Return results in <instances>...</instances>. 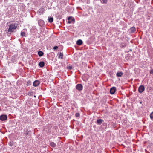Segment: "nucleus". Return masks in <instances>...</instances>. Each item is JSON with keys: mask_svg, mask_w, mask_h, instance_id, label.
Masks as SVG:
<instances>
[{"mask_svg": "<svg viewBox=\"0 0 153 153\" xmlns=\"http://www.w3.org/2000/svg\"><path fill=\"white\" fill-rule=\"evenodd\" d=\"M18 24L16 23L11 24L9 26L8 30V32H13L14 30L16 29Z\"/></svg>", "mask_w": 153, "mask_h": 153, "instance_id": "nucleus-1", "label": "nucleus"}, {"mask_svg": "<svg viewBox=\"0 0 153 153\" xmlns=\"http://www.w3.org/2000/svg\"><path fill=\"white\" fill-rule=\"evenodd\" d=\"M83 87L82 85L81 84H78L76 86V89L80 91L82 90Z\"/></svg>", "mask_w": 153, "mask_h": 153, "instance_id": "nucleus-2", "label": "nucleus"}, {"mask_svg": "<svg viewBox=\"0 0 153 153\" xmlns=\"http://www.w3.org/2000/svg\"><path fill=\"white\" fill-rule=\"evenodd\" d=\"M145 90L144 86L143 85H140L138 88V91L140 93L143 92Z\"/></svg>", "mask_w": 153, "mask_h": 153, "instance_id": "nucleus-3", "label": "nucleus"}, {"mask_svg": "<svg viewBox=\"0 0 153 153\" xmlns=\"http://www.w3.org/2000/svg\"><path fill=\"white\" fill-rule=\"evenodd\" d=\"M68 23L69 24L74 23V19L72 17L70 16L68 18Z\"/></svg>", "mask_w": 153, "mask_h": 153, "instance_id": "nucleus-4", "label": "nucleus"}, {"mask_svg": "<svg viewBox=\"0 0 153 153\" xmlns=\"http://www.w3.org/2000/svg\"><path fill=\"white\" fill-rule=\"evenodd\" d=\"M7 117L6 115H1L0 116V120L2 121L5 120L7 119Z\"/></svg>", "mask_w": 153, "mask_h": 153, "instance_id": "nucleus-5", "label": "nucleus"}, {"mask_svg": "<svg viewBox=\"0 0 153 153\" xmlns=\"http://www.w3.org/2000/svg\"><path fill=\"white\" fill-rule=\"evenodd\" d=\"M104 122V120L101 119H98L97 120V124L99 125H101Z\"/></svg>", "mask_w": 153, "mask_h": 153, "instance_id": "nucleus-6", "label": "nucleus"}, {"mask_svg": "<svg viewBox=\"0 0 153 153\" xmlns=\"http://www.w3.org/2000/svg\"><path fill=\"white\" fill-rule=\"evenodd\" d=\"M116 88L114 87H113L110 88V92L111 94H114L116 91Z\"/></svg>", "mask_w": 153, "mask_h": 153, "instance_id": "nucleus-7", "label": "nucleus"}, {"mask_svg": "<svg viewBox=\"0 0 153 153\" xmlns=\"http://www.w3.org/2000/svg\"><path fill=\"white\" fill-rule=\"evenodd\" d=\"M44 11L45 10L44 8L43 7H41L37 13H39V15L43 14Z\"/></svg>", "mask_w": 153, "mask_h": 153, "instance_id": "nucleus-8", "label": "nucleus"}, {"mask_svg": "<svg viewBox=\"0 0 153 153\" xmlns=\"http://www.w3.org/2000/svg\"><path fill=\"white\" fill-rule=\"evenodd\" d=\"M40 82L38 80H35L33 83V85L34 87H37L40 84Z\"/></svg>", "mask_w": 153, "mask_h": 153, "instance_id": "nucleus-9", "label": "nucleus"}, {"mask_svg": "<svg viewBox=\"0 0 153 153\" xmlns=\"http://www.w3.org/2000/svg\"><path fill=\"white\" fill-rule=\"evenodd\" d=\"M82 43V41L81 39H79L76 42V44L78 45H81Z\"/></svg>", "mask_w": 153, "mask_h": 153, "instance_id": "nucleus-10", "label": "nucleus"}, {"mask_svg": "<svg viewBox=\"0 0 153 153\" xmlns=\"http://www.w3.org/2000/svg\"><path fill=\"white\" fill-rule=\"evenodd\" d=\"M130 30L131 33H134L136 31V28L134 27H132L130 28Z\"/></svg>", "mask_w": 153, "mask_h": 153, "instance_id": "nucleus-11", "label": "nucleus"}, {"mask_svg": "<svg viewBox=\"0 0 153 153\" xmlns=\"http://www.w3.org/2000/svg\"><path fill=\"white\" fill-rule=\"evenodd\" d=\"M123 74L122 72H117L116 74V76L117 77H121Z\"/></svg>", "mask_w": 153, "mask_h": 153, "instance_id": "nucleus-12", "label": "nucleus"}, {"mask_svg": "<svg viewBox=\"0 0 153 153\" xmlns=\"http://www.w3.org/2000/svg\"><path fill=\"white\" fill-rule=\"evenodd\" d=\"M50 145L52 147H55L56 146V145L53 142H51L50 143Z\"/></svg>", "mask_w": 153, "mask_h": 153, "instance_id": "nucleus-13", "label": "nucleus"}, {"mask_svg": "<svg viewBox=\"0 0 153 153\" xmlns=\"http://www.w3.org/2000/svg\"><path fill=\"white\" fill-rule=\"evenodd\" d=\"M38 54L40 57L43 56L44 55V53L41 51H39L38 52Z\"/></svg>", "mask_w": 153, "mask_h": 153, "instance_id": "nucleus-14", "label": "nucleus"}, {"mask_svg": "<svg viewBox=\"0 0 153 153\" xmlns=\"http://www.w3.org/2000/svg\"><path fill=\"white\" fill-rule=\"evenodd\" d=\"M39 66L40 67H43L45 65V63L43 61L40 62L39 63Z\"/></svg>", "mask_w": 153, "mask_h": 153, "instance_id": "nucleus-15", "label": "nucleus"}, {"mask_svg": "<svg viewBox=\"0 0 153 153\" xmlns=\"http://www.w3.org/2000/svg\"><path fill=\"white\" fill-rule=\"evenodd\" d=\"M53 17H48V20L49 22L50 23L52 22L53 21Z\"/></svg>", "mask_w": 153, "mask_h": 153, "instance_id": "nucleus-16", "label": "nucleus"}, {"mask_svg": "<svg viewBox=\"0 0 153 153\" xmlns=\"http://www.w3.org/2000/svg\"><path fill=\"white\" fill-rule=\"evenodd\" d=\"M63 54L62 53L60 52L59 55V58L62 59L63 58Z\"/></svg>", "mask_w": 153, "mask_h": 153, "instance_id": "nucleus-17", "label": "nucleus"}, {"mask_svg": "<svg viewBox=\"0 0 153 153\" xmlns=\"http://www.w3.org/2000/svg\"><path fill=\"white\" fill-rule=\"evenodd\" d=\"M21 36L22 37H26L25 33L22 31L21 33Z\"/></svg>", "mask_w": 153, "mask_h": 153, "instance_id": "nucleus-18", "label": "nucleus"}, {"mask_svg": "<svg viewBox=\"0 0 153 153\" xmlns=\"http://www.w3.org/2000/svg\"><path fill=\"white\" fill-rule=\"evenodd\" d=\"M32 84V82L30 80H28L27 82V86L30 85Z\"/></svg>", "mask_w": 153, "mask_h": 153, "instance_id": "nucleus-19", "label": "nucleus"}, {"mask_svg": "<svg viewBox=\"0 0 153 153\" xmlns=\"http://www.w3.org/2000/svg\"><path fill=\"white\" fill-rule=\"evenodd\" d=\"M150 117L151 119H153V112H151L150 114Z\"/></svg>", "mask_w": 153, "mask_h": 153, "instance_id": "nucleus-20", "label": "nucleus"}, {"mask_svg": "<svg viewBox=\"0 0 153 153\" xmlns=\"http://www.w3.org/2000/svg\"><path fill=\"white\" fill-rule=\"evenodd\" d=\"M103 125L104 126H105V129H106L107 128V123L105 122H103L102 123Z\"/></svg>", "mask_w": 153, "mask_h": 153, "instance_id": "nucleus-21", "label": "nucleus"}, {"mask_svg": "<svg viewBox=\"0 0 153 153\" xmlns=\"http://www.w3.org/2000/svg\"><path fill=\"white\" fill-rule=\"evenodd\" d=\"M75 116L76 117H78L80 116V114L79 113H76L75 114Z\"/></svg>", "mask_w": 153, "mask_h": 153, "instance_id": "nucleus-22", "label": "nucleus"}, {"mask_svg": "<svg viewBox=\"0 0 153 153\" xmlns=\"http://www.w3.org/2000/svg\"><path fill=\"white\" fill-rule=\"evenodd\" d=\"M67 68L68 69L71 70L72 69V67L71 66H69Z\"/></svg>", "mask_w": 153, "mask_h": 153, "instance_id": "nucleus-23", "label": "nucleus"}, {"mask_svg": "<svg viewBox=\"0 0 153 153\" xmlns=\"http://www.w3.org/2000/svg\"><path fill=\"white\" fill-rule=\"evenodd\" d=\"M58 48V47L57 46H55L53 47V49L54 50L57 49Z\"/></svg>", "mask_w": 153, "mask_h": 153, "instance_id": "nucleus-24", "label": "nucleus"}, {"mask_svg": "<svg viewBox=\"0 0 153 153\" xmlns=\"http://www.w3.org/2000/svg\"><path fill=\"white\" fill-rule=\"evenodd\" d=\"M102 3H106V4L107 3V1L106 0V1H105V0H102Z\"/></svg>", "mask_w": 153, "mask_h": 153, "instance_id": "nucleus-25", "label": "nucleus"}, {"mask_svg": "<svg viewBox=\"0 0 153 153\" xmlns=\"http://www.w3.org/2000/svg\"><path fill=\"white\" fill-rule=\"evenodd\" d=\"M150 73L152 74H153V69L151 70L150 71Z\"/></svg>", "mask_w": 153, "mask_h": 153, "instance_id": "nucleus-26", "label": "nucleus"}, {"mask_svg": "<svg viewBox=\"0 0 153 153\" xmlns=\"http://www.w3.org/2000/svg\"><path fill=\"white\" fill-rule=\"evenodd\" d=\"M126 45L125 44H124L123 45H122V46L123 47H126Z\"/></svg>", "mask_w": 153, "mask_h": 153, "instance_id": "nucleus-27", "label": "nucleus"}, {"mask_svg": "<svg viewBox=\"0 0 153 153\" xmlns=\"http://www.w3.org/2000/svg\"><path fill=\"white\" fill-rule=\"evenodd\" d=\"M25 134H26V135H28V132H25Z\"/></svg>", "mask_w": 153, "mask_h": 153, "instance_id": "nucleus-28", "label": "nucleus"}, {"mask_svg": "<svg viewBox=\"0 0 153 153\" xmlns=\"http://www.w3.org/2000/svg\"><path fill=\"white\" fill-rule=\"evenodd\" d=\"M32 93L31 92H29L28 93V95H31V94Z\"/></svg>", "mask_w": 153, "mask_h": 153, "instance_id": "nucleus-29", "label": "nucleus"}, {"mask_svg": "<svg viewBox=\"0 0 153 153\" xmlns=\"http://www.w3.org/2000/svg\"><path fill=\"white\" fill-rule=\"evenodd\" d=\"M9 145H10V146H12V145L11 144V143H9Z\"/></svg>", "mask_w": 153, "mask_h": 153, "instance_id": "nucleus-30", "label": "nucleus"}, {"mask_svg": "<svg viewBox=\"0 0 153 153\" xmlns=\"http://www.w3.org/2000/svg\"><path fill=\"white\" fill-rule=\"evenodd\" d=\"M129 51H132V50L131 49H130Z\"/></svg>", "mask_w": 153, "mask_h": 153, "instance_id": "nucleus-31", "label": "nucleus"}, {"mask_svg": "<svg viewBox=\"0 0 153 153\" xmlns=\"http://www.w3.org/2000/svg\"><path fill=\"white\" fill-rule=\"evenodd\" d=\"M34 30H35L36 31L37 30L36 29V28H35V29H34Z\"/></svg>", "mask_w": 153, "mask_h": 153, "instance_id": "nucleus-32", "label": "nucleus"}, {"mask_svg": "<svg viewBox=\"0 0 153 153\" xmlns=\"http://www.w3.org/2000/svg\"><path fill=\"white\" fill-rule=\"evenodd\" d=\"M34 97H36V96L35 95H34Z\"/></svg>", "mask_w": 153, "mask_h": 153, "instance_id": "nucleus-33", "label": "nucleus"}]
</instances>
